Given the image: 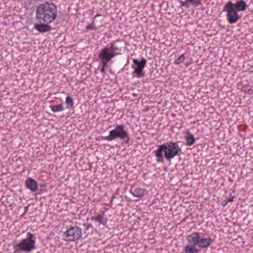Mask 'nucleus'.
Here are the masks:
<instances>
[{"label":"nucleus","instance_id":"nucleus-1","mask_svg":"<svg viewBox=\"0 0 253 253\" xmlns=\"http://www.w3.org/2000/svg\"><path fill=\"white\" fill-rule=\"evenodd\" d=\"M178 142L170 141L158 145L157 149L153 152L158 161L163 160L165 158L167 161L169 162L175 157H180L183 153Z\"/></svg>","mask_w":253,"mask_h":253},{"label":"nucleus","instance_id":"nucleus-2","mask_svg":"<svg viewBox=\"0 0 253 253\" xmlns=\"http://www.w3.org/2000/svg\"><path fill=\"white\" fill-rule=\"evenodd\" d=\"M36 20L52 23L57 18V7L51 1H46L36 8Z\"/></svg>","mask_w":253,"mask_h":253},{"label":"nucleus","instance_id":"nucleus-3","mask_svg":"<svg viewBox=\"0 0 253 253\" xmlns=\"http://www.w3.org/2000/svg\"><path fill=\"white\" fill-rule=\"evenodd\" d=\"M35 243V237L32 233L28 232L27 237L21 240L15 247L18 248L20 251L30 253L36 248Z\"/></svg>","mask_w":253,"mask_h":253},{"label":"nucleus","instance_id":"nucleus-4","mask_svg":"<svg viewBox=\"0 0 253 253\" xmlns=\"http://www.w3.org/2000/svg\"><path fill=\"white\" fill-rule=\"evenodd\" d=\"M200 237V233L197 232L187 236L188 244L184 247V253H198L199 252L196 246L198 247Z\"/></svg>","mask_w":253,"mask_h":253},{"label":"nucleus","instance_id":"nucleus-5","mask_svg":"<svg viewBox=\"0 0 253 253\" xmlns=\"http://www.w3.org/2000/svg\"><path fill=\"white\" fill-rule=\"evenodd\" d=\"M110 131L114 140L119 138L121 140H126L125 143H128L129 136L128 132L125 129L124 125H117L115 128L111 130Z\"/></svg>","mask_w":253,"mask_h":253},{"label":"nucleus","instance_id":"nucleus-6","mask_svg":"<svg viewBox=\"0 0 253 253\" xmlns=\"http://www.w3.org/2000/svg\"><path fill=\"white\" fill-rule=\"evenodd\" d=\"M65 240L66 241H75L79 240L82 235V229L75 225L71 227L63 234Z\"/></svg>","mask_w":253,"mask_h":253},{"label":"nucleus","instance_id":"nucleus-7","mask_svg":"<svg viewBox=\"0 0 253 253\" xmlns=\"http://www.w3.org/2000/svg\"><path fill=\"white\" fill-rule=\"evenodd\" d=\"M132 61V68L134 70L133 75H135V76L138 78L144 77L145 73L143 72V69L147 63L146 59L142 57L140 60L133 59Z\"/></svg>","mask_w":253,"mask_h":253},{"label":"nucleus","instance_id":"nucleus-8","mask_svg":"<svg viewBox=\"0 0 253 253\" xmlns=\"http://www.w3.org/2000/svg\"><path fill=\"white\" fill-rule=\"evenodd\" d=\"M223 11L227 12L226 19L229 24H234L237 23L241 18L238 14V11L231 7L227 3L223 7Z\"/></svg>","mask_w":253,"mask_h":253},{"label":"nucleus","instance_id":"nucleus-9","mask_svg":"<svg viewBox=\"0 0 253 253\" xmlns=\"http://www.w3.org/2000/svg\"><path fill=\"white\" fill-rule=\"evenodd\" d=\"M121 55V53H114L109 46H106L100 50L98 55L99 59L111 61L116 55Z\"/></svg>","mask_w":253,"mask_h":253},{"label":"nucleus","instance_id":"nucleus-10","mask_svg":"<svg viewBox=\"0 0 253 253\" xmlns=\"http://www.w3.org/2000/svg\"><path fill=\"white\" fill-rule=\"evenodd\" d=\"M38 23L34 25V28L40 33H45L50 31L52 29L51 26L49 25L50 23H46L45 21L37 20Z\"/></svg>","mask_w":253,"mask_h":253},{"label":"nucleus","instance_id":"nucleus-11","mask_svg":"<svg viewBox=\"0 0 253 253\" xmlns=\"http://www.w3.org/2000/svg\"><path fill=\"white\" fill-rule=\"evenodd\" d=\"M227 3L238 12L244 11L248 6L246 2L243 0H237L235 3H232L231 1H229Z\"/></svg>","mask_w":253,"mask_h":253},{"label":"nucleus","instance_id":"nucleus-12","mask_svg":"<svg viewBox=\"0 0 253 253\" xmlns=\"http://www.w3.org/2000/svg\"><path fill=\"white\" fill-rule=\"evenodd\" d=\"M26 187L32 192H36L38 190L37 181L31 177H28L25 182Z\"/></svg>","mask_w":253,"mask_h":253},{"label":"nucleus","instance_id":"nucleus-13","mask_svg":"<svg viewBox=\"0 0 253 253\" xmlns=\"http://www.w3.org/2000/svg\"><path fill=\"white\" fill-rule=\"evenodd\" d=\"M181 6L188 8L190 4L198 6L201 4V0H178Z\"/></svg>","mask_w":253,"mask_h":253},{"label":"nucleus","instance_id":"nucleus-14","mask_svg":"<svg viewBox=\"0 0 253 253\" xmlns=\"http://www.w3.org/2000/svg\"><path fill=\"white\" fill-rule=\"evenodd\" d=\"M214 242L211 238H202L200 237L198 247L201 248H207L210 247Z\"/></svg>","mask_w":253,"mask_h":253},{"label":"nucleus","instance_id":"nucleus-15","mask_svg":"<svg viewBox=\"0 0 253 253\" xmlns=\"http://www.w3.org/2000/svg\"><path fill=\"white\" fill-rule=\"evenodd\" d=\"M184 137L186 141V144L187 146H192L195 142L196 139L194 135L192 134L189 130L186 131Z\"/></svg>","mask_w":253,"mask_h":253},{"label":"nucleus","instance_id":"nucleus-16","mask_svg":"<svg viewBox=\"0 0 253 253\" xmlns=\"http://www.w3.org/2000/svg\"><path fill=\"white\" fill-rule=\"evenodd\" d=\"M130 193L134 197L142 198L144 196V190L140 188H131Z\"/></svg>","mask_w":253,"mask_h":253},{"label":"nucleus","instance_id":"nucleus-17","mask_svg":"<svg viewBox=\"0 0 253 253\" xmlns=\"http://www.w3.org/2000/svg\"><path fill=\"white\" fill-rule=\"evenodd\" d=\"M104 212H103L102 215L97 214L96 216H92L91 220L92 221L98 222L100 224L105 225L107 224V221L104 220Z\"/></svg>","mask_w":253,"mask_h":253},{"label":"nucleus","instance_id":"nucleus-18","mask_svg":"<svg viewBox=\"0 0 253 253\" xmlns=\"http://www.w3.org/2000/svg\"><path fill=\"white\" fill-rule=\"evenodd\" d=\"M51 110L53 113L61 112L64 110L65 108L62 104L53 105L50 106Z\"/></svg>","mask_w":253,"mask_h":253},{"label":"nucleus","instance_id":"nucleus-19","mask_svg":"<svg viewBox=\"0 0 253 253\" xmlns=\"http://www.w3.org/2000/svg\"><path fill=\"white\" fill-rule=\"evenodd\" d=\"M65 103L66 104V108L70 109L73 107L74 101L72 97L69 95L66 98Z\"/></svg>","mask_w":253,"mask_h":253},{"label":"nucleus","instance_id":"nucleus-20","mask_svg":"<svg viewBox=\"0 0 253 253\" xmlns=\"http://www.w3.org/2000/svg\"><path fill=\"white\" fill-rule=\"evenodd\" d=\"M46 188H47V184L45 183H43L40 185L39 189L38 188V192L37 193V194H42L43 193L45 192H46Z\"/></svg>","mask_w":253,"mask_h":253},{"label":"nucleus","instance_id":"nucleus-21","mask_svg":"<svg viewBox=\"0 0 253 253\" xmlns=\"http://www.w3.org/2000/svg\"><path fill=\"white\" fill-rule=\"evenodd\" d=\"M242 91L249 94H251L253 92V90L250 87L249 85H244L242 88Z\"/></svg>","mask_w":253,"mask_h":253},{"label":"nucleus","instance_id":"nucleus-22","mask_svg":"<svg viewBox=\"0 0 253 253\" xmlns=\"http://www.w3.org/2000/svg\"><path fill=\"white\" fill-rule=\"evenodd\" d=\"M96 27L95 26L94 20H93L92 22L88 25L86 26L85 29V32L87 33L89 30H96Z\"/></svg>","mask_w":253,"mask_h":253},{"label":"nucleus","instance_id":"nucleus-23","mask_svg":"<svg viewBox=\"0 0 253 253\" xmlns=\"http://www.w3.org/2000/svg\"><path fill=\"white\" fill-rule=\"evenodd\" d=\"M115 41H113L111 42H110V46L109 47L110 49L111 50V51L113 52V53H118L117 52H116V51L119 50L120 49L118 47L115 46Z\"/></svg>","mask_w":253,"mask_h":253},{"label":"nucleus","instance_id":"nucleus-24","mask_svg":"<svg viewBox=\"0 0 253 253\" xmlns=\"http://www.w3.org/2000/svg\"><path fill=\"white\" fill-rule=\"evenodd\" d=\"M185 55L184 54H181L174 62L176 65H179L182 63L185 59Z\"/></svg>","mask_w":253,"mask_h":253},{"label":"nucleus","instance_id":"nucleus-25","mask_svg":"<svg viewBox=\"0 0 253 253\" xmlns=\"http://www.w3.org/2000/svg\"><path fill=\"white\" fill-rule=\"evenodd\" d=\"M100 139L101 140H107L108 141H112V140H114L113 138L112 134L111 133V131H110L109 132V135H108V136H100Z\"/></svg>","mask_w":253,"mask_h":253},{"label":"nucleus","instance_id":"nucleus-26","mask_svg":"<svg viewBox=\"0 0 253 253\" xmlns=\"http://www.w3.org/2000/svg\"><path fill=\"white\" fill-rule=\"evenodd\" d=\"M235 196H232L231 198H227L224 201L222 205L224 207L228 204V203H231L233 201Z\"/></svg>","mask_w":253,"mask_h":253},{"label":"nucleus","instance_id":"nucleus-27","mask_svg":"<svg viewBox=\"0 0 253 253\" xmlns=\"http://www.w3.org/2000/svg\"><path fill=\"white\" fill-rule=\"evenodd\" d=\"M101 60V63L102 65V68H107L108 67V63L110 62V61L103 60V59H100Z\"/></svg>","mask_w":253,"mask_h":253},{"label":"nucleus","instance_id":"nucleus-28","mask_svg":"<svg viewBox=\"0 0 253 253\" xmlns=\"http://www.w3.org/2000/svg\"><path fill=\"white\" fill-rule=\"evenodd\" d=\"M92 224H90V223H89V224H87V226L86 227V229H86V230H89V229L90 228H92Z\"/></svg>","mask_w":253,"mask_h":253},{"label":"nucleus","instance_id":"nucleus-29","mask_svg":"<svg viewBox=\"0 0 253 253\" xmlns=\"http://www.w3.org/2000/svg\"><path fill=\"white\" fill-rule=\"evenodd\" d=\"M100 71L103 74H105V70L104 68L102 67L100 69Z\"/></svg>","mask_w":253,"mask_h":253},{"label":"nucleus","instance_id":"nucleus-30","mask_svg":"<svg viewBox=\"0 0 253 253\" xmlns=\"http://www.w3.org/2000/svg\"><path fill=\"white\" fill-rule=\"evenodd\" d=\"M115 198V195H113L112 196V197H111V200H110V203H111V204H112L113 200Z\"/></svg>","mask_w":253,"mask_h":253},{"label":"nucleus","instance_id":"nucleus-31","mask_svg":"<svg viewBox=\"0 0 253 253\" xmlns=\"http://www.w3.org/2000/svg\"><path fill=\"white\" fill-rule=\"evenodd\" d=\"M87 224H88L87 223H84L83 224V226H84L86 228V227L87 226Z\"/></svg>","mask_w":253,"mask_h":253},{"label":"nucleus","instance_id":"nucleus-32","mask_svg":"<svg viewBox=\"0 0 253 253\" xmlns=\"http://www.w3.org/2000/svg\"><path fill=\"white\" fill-rule=\"evenodd\" d=\"M100 15H100V14H96V15L94 16V18H95V17H98V16H100Z\"/></svg>","mask_w":253,"mask_h":253}]
</instances>
